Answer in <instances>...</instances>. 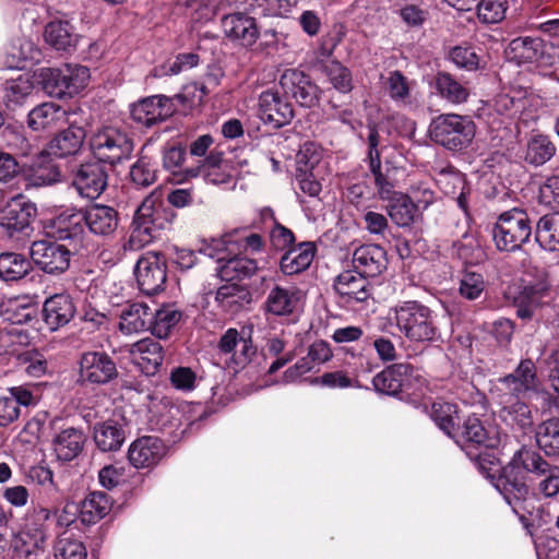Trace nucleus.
Instances as JSON below:
<instances>
[{"mask_svg":"<svg viewBox=\"0 0 559 559\" xmlns=\"http://www.w3.org/2000/svg\"><path fill=\"white\" fill-rule=\"evenodd\" d=\"M94 157L102 164L116 165L131 157L134 150L133 140L115 127H104L90 139Z\"/></svg>","mask_w":559,"mask_h":559,"instance_id":"0eeeda50","label":"nucleus"},{"mask_svg":"<svg viewBox=\"0 0 559 559\" xmlns=\"http://www.w3.org/2000/svg\"><path fill=\"white\" fill-rule=\"evenodd\" d=\"M507 11V0H481L476 4V12L466 15L472 22L475 16L485 24H493L503 20Z\"/></svg>","mask_w":559,"mask_h":559,"instance_id":"3c124183","label":"nucleus"},{"mask_svg":"<svg viewBox=\"0 0 559 559\" xmlns=\"http://www.w3.org/2000/svg\"><path fill=\"white\" fill-rule=\"evenodd\" d=\"M258 108L261 120L274 128L288 124L294 117L292 104L277 91L273 90H267L260 94Z\"/></svg>","mask_w":559,"mask_h":559,"instance_id":"2eb2a0df","label":"nucleus"},{"mask_svg":"<svg viewBox=\"0 0 559 559\" xmlns=\"http://www.w3.org/2000/svg\"><path fill=\"white\" fill-rule=\"evenodd\" d=\"M313 260V246L310 242L289 249L280 262L281 271L285 275H295L307 270Z\"/></svg>","mask_w":559,"mask_h":559,"instance_id":"4c0bfd02","label":"nucleus"},{"mask_svg":"<svg viewBox=\"0 0 559 559\" xmlns=\"http://www.w3.org/2000/svg\"><path fill=\"white\" fill-rule=\"evenodd\" d=\"M85 442L83 432L75 428L62 430L55 440L57 457L68 462L75 459L82 451Z\"/></svg>","mask_w":559,"mask_h":559,"instance_id":"ea45409f","label":"nucleus"},{"mask_svg":"<svg viewBox=\"0 0 559 559\" xmlns=\"http://www.w3.org/2000/svg\"><path fill=\"white\" fill-rule=\"evenodd\" d=\"M111 509V500L103 491L91 492L81 503L80 520L83 524H94Z\"/></svg>","mask_w":559,"mask_h":559,"instance_id":"58836bf2","label":"nucleus"},{"mask_svg":"<svg viewBox=\"0 0 559 559\" xmlns=\"http://www.w3.org/2000/svg\"><path fill=\"white\" fill-rule=\"evenodd\" d=\"M163 211L162 189L156 188L138 206L124 248L139 250L150 243L156 237V233L165 228Z\"/></svg>","mask_w":559,"mask_h":559,"instance_id":"7ed1b4c3","label":"nucleus"},{"mask_svg":"<svg viewBox=\"0 0 559 559\" xmlns=\"http://www.w3.org/2000/svg\"><path fill=\"white\" fill-rule=\"evenodd\" d=\"M45 40L56 50L70 51L75 48L79 35L68 21H52L45 28Z\"/></svg>","mask_w":559,"mask_h":559,"instance_id":"c9c22d12","label":"nucleus"},{"mask_svg":"<svg viewBox=\"0 0 559 559\" xmlns=\"http://www.w3.org/2000/svg\"><path fill=\"white\" fill-rule=\"evenodd\" d=\"M166 453V447L157 437L136 439L129 448L128 459L135 468H147L157 464Z\"/></svg>","mask_w":559,"mask_h":559,"instance_id":"412c9836","label":"nucleus"},{"mask_svg":"<svg viewBox=\"0 0 559 559\" xmlns=\"http://www.w3.org/2000/svg\"><path fill=\"white\" fill-rule=\"evenodd\" d=\"M85 138L86 133L82 127L71 124L50 140L48 154L55 157L75 155L81 151Z\"/></svg>","mask_w":559,"mask_h":559,"instance_id":"2f4dec72","label":"nucleus"},{"mask_svg":"<svg viewBox=\"0 0 559 559\" xmlns=\"http://www.w3.org/2000/svg\"><path fill=\"white\" fill-rule=\"evenodd\" d=\"M525 473L546 476L539 484V490L545 497H554L559 492V467L551 466L536 451L522 448L514 453L503 469L504 477L510 481L516 498H522L527 492Z\"/></svg>","mask_w":559,"mask_h":559,"instance_id":"f257e3e1","label":"nucleus"},{"mask_svg":"<svg viewBox=\"0 0 559 559\" xmlns=\"http://www.w3.org/2000/svg\"><path fill=\"white\" fill-rule=\"evenodd\" d=\"M333 289L340 302L350 308L367 302L372 296L370 282L355 270H346L338 274L334 280Z\"/></svg>","mask_w":559,"mask_h":559,"instance_id":"9d476101","label":"nucleus"},{"mask_svg":"<svg viewBox=\"0 0 559 559\" xmlns=\"http://www.w3.org/2000/svg\"><path fill=\"white\" fill-rule=\"evenodd\" d=\"M35 311L32 307L22 305L17 300L2 301L0 306V319L11 324H24L32 321Z\"/></svg>","mask_w":559,"mask_h":559,"instance_id":"bf43d9fd","label":"nucleus"},{"mask_svg":"<svg viewBox=\"0 0 559 559\" xmlns=\"http://www.w3.org/2000/svg\"><path fill=\"white\" fill-rule=\"evenodd\" d=\"M80 380L90 384H106L118 377V369L112 357L106 352H85L80 357Z\"/></svg>","mask_w":559,"mask_h":559,"instance_id":"1a4fd4ad","label":"nucleus"},{"mask_svg":"<svg viewBox=\"0 0 559 559\" xmlns=\"http://www.w3.org/2000/svg\"><path fill=\"white\" fill-rule=\"evenodd\" d=\"M280 84L304 107H313L319 102V87L302 71L287 69L281 75Z\"/></svg>","mask_w":559,"mask_h":559,"instance_id":"f3484780","label":"nucleus"},{"mask_svg":"<svg viewBox=\"0 0 559 559\" xmlns=\"http://www.w3.org/2000/svg\"><path fill=\"white\" fill-rule=\"evenodd\" d=\"M175 111L171 100L164 95L144 98L131 106L132 119L145 127L155 126L169 118Z\"/></svg>","mask_w":559,"mask_h":559,"instance_id":"a211bd4d","label":"nucleus"},{"mask_svg":"<svg viewBox=\"0 0 559 559\" xmlns=\"http://www.w3.org/2000/svg\"><path fill=\"white\" fill-rule=\"evenodd\" d=\"M5 145L15 151L16 154L28 156L33 153V144L25 136L24 132L15 127H5L2 131Z\"/></svg>","mask_w":559,"mask_h":559,"instance_id":"680f3d73","label":"nucleus"},{"mask_svg":"<svg viewBox=\"0 0 559 559\" xmlns=\"http://www.w3.org/2000/svg\"><path fill=\"white\" fill-rule=\"evenodd\" d=\"M386 252L378 245H365L353 254L354 270L366 277H373L386 269Z\"/></svg>","mask_w":559,"mask_h":559,"instance_id":"cd10ccee","label":"nucleus"},{"mask_svg":"<svg viewBox=\"0 0 559 559\" xmlns=\"http://www.w3.org/2000/svg\"><path fill=\"white\" fill-rule=\"evenodd\" d=\"M476 126L474 121L466 116L456 115V148L468 147L475 138Z\"/></svg>","mask_w":559,"mask_h":559,"instance_id":"338daca9","label":"nucleus"},{"mask_svg":"<svg viewBox=\"0 0 559 559\" xmlns=\"http://www.w3.org/2000/svg\"><path fill=\"white\" fill-rule=\"evenodd\" d=\"M488 450L489 449H478L474 451L463 448L466 456L472 462H474L479 473L486 478L490 479V481L500 492H502V490L513 491L510 481L504 477L503 474L506 466L501 468L497 457Z\"/></svg>","mask_w":559,"mask_h":559,"instance_id":"5701e85b","label":"nucleus"},{"mask_svg":"<svg viewBox=\"0 0 559 559\" xmlns=\"http://www.w3.org/2000/svg\"><path fill=\"white\" fill-rule=\"evenodd\" d=\"M55 226L59 239L81 240L86 227L85 210L60 214L55 221Z\"/></svg>","mask_w":559,"mask_h":559,"instance_id":"79ce46f5","label":"nucleus"},{"mask_svg":"<svg viewBox=\"0 0 559 559\" xmlns=\"http://www.w3.org/2000/svg\"><path fill=\"white\" fill-rule=\"evenodd\" d=\"M430 138L436 143L452 150L454 146V117L441 115L430 124Z\"/></svg>","mask_w":559,"mask_h":559,"instance_id":"4d7b16f0","label":"nucleus"},{"mask_svg":"<svg viewBox=\"0 0 559 559\" xmlns=\"http://www.w3.org/2000/svg\"><path fill=\"white\" fill-rule=\"evenodd\" d=\"M452 405L447 402H435L431 407V418L447 436L452 438L454 424L452 420Z\"/></svg>","mask_w":559,"mask_h":559,"instance_id":"e2e57ef3","label":"nucleus"},{"mask_svg":"<svg viewBox=\"0 0 559 559\" xmlns=\"http://www.w3.org/2000/svg\"><path fill=\"white\" fill-rule=\"evenodd\" d=\"M486 283L483 273L477 267H464L460 281V295L468 300H475L485 290Z\"/></svg>","mask_w":559,"mask_h":559,"instance_id":"6e6d98bb","label":"nucleus"},{"mask_svg":"<svg viewBox=\"0 0 559 559\" xmlns=\"http://www.w3.org/2000/svg\"><path fill=\"white\" fill-rule=\"evenodd\" d=\"M36 215V204L20 194L0 207V226L9 236H13L28 228Z\"/></svg>","mask_w":559,"mask_h":559,"instance_id":"4468645a","label":"nucleus"},{"mask_svg":"<svg viewBox=\"0 0 559 559\" xmlns=\"http://www.w3.org/2000/svg\"><path fill=\"white\" fill-rule=\"evenodd\" d=\"M299 295L300 292L297 288H286L274 285L270 289L263 304L265 313L276 317L293 314L299 306Z\"/></svg>","mask_w":559,"mask_h":559,"instance_id":"c756f323","label":"nucleus"},{"mask_svg":"<svg viewBox=\"0 0 559 559\" xmlns=\"http://www.w3.org/2000/svg\"><path fill=\"white\" fill-rule=\"evenodd\" d=\"M200 62L199 55L194 52L179 53L174 60L154 69V76L162 78L167 75H177L183 71L197 67Z\"/></svg>","mask_w":559,"mask_h":559,"instance_id":"13d9d810","label":"nucleus"},{"mask_svg":"<svg viewBox=\"0 0 559 559\" xmlns=\"http://www.w3.org/2000/svg\"><path fill=\"white\" fill-rule=\"evenodd\" d=\"M46 542L47 534L41 530L34 534L25 532L14 540L13 548L21 558L37 559L44 554Z\"/></svg>","mask_w":559,"mask_h":559,"instance_id":"49530a36","label":"nucleus"},{"mask_svg":"<svg viewBox=\"0 0 559 559\" xmlns=\"http://www.w3.org/2000/svg\"><path fill=\"white\" fill-rule=\"evenodd\" d=\"M107 185V169L98 160L82 164L73 179V186L78 192L91 200L98 198L105 191Z\"/></svg>","mask_w":559,"mask_h":559,"instance_id":"dca6fc26","label":"nucleus"},{"mask_svg":"<svg viewBox=\"0 0 559 559\" xmlns=\"http://www.w3.org/2000/svg\"><path fill=\"white\" fill-rule=\"evenodd\" d=\"M322 72L332 86L340 93L347 94L353 87V76L348 68L338 61H330L322 66Z\"/></svg>","mask_w":559,"mask_h":559,"instance_id":"5fc2aeb1","label":"nucleus"},{"mask_svg":"<svg viewBox=\"0 0 559 559\" xmlns=\"http://www.w3.org/2000/svg\"><path fill=\"white\" fill-rule=\"evenodd\" d=\"M1 99L8 109L14 110L21 107L34 90V83L29 75L20 74L1 84Z\"/></svg>","mask_w":559,"mask_h":559,"instance_id":"f704fd0d","label":"nucleus"},{"mask_svg":"<svg viewBox=\"0 0 559 559\" xmlns=\"http://www.w3.org/2000/svg\"><path fill=\"white\" fill-rule=\"evenodd\" d=\"M153 318V309L147 305L143 302L127 305L120 313L119 330L127 335L150 330Z\"/></svg>","mask_w":559,"mask_h":559,"instance_id":"473e14b6","label":"nucleus"},{"mask_svg":"<svg viewBox=\"0 0 559 559\" xmlns=\"http://www.w3.org/2000/svg\"><path fill=\"white\" fill-rule=\"evenodd\" d=\"M94 440L99 450L116 451L118 450L123 440V431L116 425L103 423L96 425L94 428Z\"/></svg>","mask_w":559,"mask_h":559,"instance_id":"603ef678","label":"nucleus"},{"mask_svg":"<svg viewBox=\"0 0 559 559\" xmlns=\"http://www.w3.org/2000/svg\"><path fill=\"white\" fill-rule=\"evenodd\" d=\"M120 222L118 211L109 205L93 204L85 209V225L90 233L108 238L112 236Z\"/></svg>","mask_w":559,"mask_h":559,"instance_id":"4be33fe9","label":"nucleus"},{"mask_svg":"<svg viewBox=\"0 0 559 559\" xmlns=\"http://www.w3.org/2000/svg\"><path fill=\"white\" fill-rule=\"evenodd\" d=\"M414 368L406 362L393 364L376 374L372 384L378 392L395 395L411 384Z\"/></svg>","mask_w":559,"mask_h":559,"instance_id":"b1692460","label":"nucleus"},{"mask_svg":"<svg viewBox=\"0 0 559 559\" xmlns=\"http://www.w3.org/2000/svg\"><path fill=\"white\" fill-rule=\"evenodd\" d=\"M456 206H459L463 214L467 230L462 235L459 243H456V258L462 260L465 267H477L486 259V253L481 248L477 231L472 228V216L468 212L466 192L464 188L456 198Z\"/></svg>","mask_w":559,"mask_h":559,"instance_id":"ddd939ff","label":"nucleus"},{"mask_svg":"<svg viewBox=\"0 0 559 559\" xmlns=\"http://www.w3.org/2000/svg\"><path fill=\"white\" fill-rule=\"evenodd\" d=\"M129 177L138 188H147L157 180L156 165L147 156H140L130 167Z\"/></svg>","mask_w":559,"mask_h":559,"instance_id":"864d4df0","label":"nucleus"},{"mask_svg":"<svg viewBox=\"0 0 559 559\" xmlns=\"http://www.w3.org/2000/svg\"><path fill=\"white\" fill-rule=\"evenodd\" d=\"M546 293L544 286H525L516 298V316L522 320L532 319L535 310L542 305Z\"/></svg>","mask_w":559,"mask_h":559,"instance_id":"8fccbe9b","label":"nucleus"},{"mask_svg":"<svg viewBox=\"0 0 559 559\" xmlns=\"http://www.w3.org/2000/svg\"><path fill=\"white\" fill-rule=\"evenodd\" d=\"M221 25L227 38L245 47L255 44L260 35L255 19L242 12L225 14Z\"/></svg>","mask_w":559,"mask_h":559,"instance_id":"6ab92c4d","label":"nucleus"},{"mask_svg":"<svg viewBox=\"0 0 559 559\" xmlns=\"http://www.w3.org/2000/svg\"><path fill=\"white\" fill-rule=\"evenodd\" d=\"M32 270L27 258L16 252L0 253V278L5 282L19 281Z\"/></svg>","mask_w":559,"mask_h":559,"instance_id":"c03bdc74","label":"nucleus"},{"mask_svg":"<svg viewBox=\"0 0 559 559\" xmlns=\"http://www.w3.org/2000/svg\"><path fill=\"white\" fill-rule=\"evenodd\" d=\"M388 214L400 227H407L414 222L417 206L411 197L400 193L389 201Z\"/></svg>","mask_w":559,"mask_h":559,"instance_id":"de8ad7c7","label":"nucleus"},{"mask_svg":"<svg viewBox=\"0 0 559 559\" xmlns=\"http://www.w3.org/2000/svg\"><path fill=\"white\" fill-rule=\"evenodd\" d=\"M464 444L461 448L474 451L478 449H496L501 443V435L496 428L486 429L478 418H468L463 429Z\"/></svg>","mask_w":559,"mask_h":559,"instance_id":"bb28decb","label":"nucleus"},{"mask_svg":"<svg viewBox=\"0 0 559 559\" xmlns=\"http://www.w3.org/2000/svg\"><path fill=\"white\" fill-rule=\"evenodd\" d=\"M29 478L40 485L47 486L50 495H59L62 492L61 484L53 478V473L46 466H34L29 469Z\"/></svg>","mask_w":559,"mask_h":559,"instance_id":"69168bd1","label":"nucleus"},{"mask_svg":"<svg viewBox=\"0 0 559 559\" xmlns=\"http://www.w3.org/2000/svg\"><path fill=\"white\" fill-rule=\"evenodd\" d=\"M535 439L538 448L546 455L559 454V419L551 418L540 423L535 430Z\"/></svg>","mask_w":559,"mask_h":559,"instance_id":"a18cd8bd","label":"nucleus"},{"mask_svg":"<svg viewBox=\"0 0 559 559\" xmlns=\"http://www.w3.org/2000/svg\"><path fill=\"white\" fill-rule=\"evenodd\" d=\"M557 148L546 134H532L525 144L524 160L532 166H543L556 154Z\"/></svg>","mask_w":559,"mask_h":559,"instance_id":"e433bc0d","label":"nucleus"},{"mask_svg":"<svg viewBox=\"0 0 559 559\" xmlns=\"http://www.w3.org/2000/svg\"><path fill=\"white\" fill-rule=\"evenodd\" d=\"M532 226L527 214L519 209L501 213L492 227V238L500 251H514L528 241Z\"/></svg>","mask_w":559,"mask_h":559,"instance_id":"6e6552de","label":"nucleus"},{"mask_svg":"<svg viewBox=\"0 0 559 559\" xmlns=\"http://www.w3.org/2000/svg\"><path fill=\"white\" fill-rule=\"evenodd\" d=\"M393 311L396 326L411 342H430L436 337L432 311L427 306L407 300L396 305Z\"/></svg>","mask_w":559,"mask_h":559,"instance_id":"20e7f679","label":"nucleus"},{"mask_svg":"<svg viewBox=\"0 0 559 559\" xmlns=\"http://www.w3.org/2000/svg\"><path fill=\"white\" fill-rule=\"evenodd\" d=\"M154 318L151 323L150 330L158 338H166L170 331L181 320V312L174 306H164L160 309L153 310Z\"/></svg>","mask_w":559,"mask_h":559,"instance_id":"09e8293b","label":"nucleus"},{"mask_svg":"<svg viewBox=\"0 0 559 559\" xmlns=\"http://www.w3.org/2000/svg\"><path fill=\"white\" fill-rule=\"evenodd\" d=\"M90 70L81 64H64L61 68H45L40 71L44 90L52 97H73L84 90L90 81Z\"/></svg>","mask_w":559,"mask_h":559,"instance_id":"423d86ee","label":"nucleus"},{"mask_svg":"<svg viewBox=\"0 0 559 559\" xmlns=\"http://www.w3.org/2000/svg\"><path fill=\"white\" fill-rule=\"evenodd\" d=\"M545 52V43L539 37L523 36L512 39L506 55L518 64L539 62Z\"/></svg>","mask_w":559,"mask_h":559,"instance_id":"7c9ffc66","label":"nucleus"},{"mask_svg":"<svg viewBox=\"0 0 559 559\" xmlns=\"http://www.w3.org/2000/svg\"><path fill=\"white\" fill-rule=\"evenodd\" d=\"M76 307L69 294H55L43 305V320L50 331L66 326L74 318Z\"/></svg>","mask_w":559,"mask_h":559,"instance_id":"aec40b11","label":"nucleus"},{"mask_svg":"<svg viewBox=\"0 0 559 559\" xmlns=\"http://www.w3.org/2000/svg\"><path fill=\"white\" fill-rule=\"evenodd\" d=\"M495 388L499 396L516 400L536 397L546 402L548 408L559 406L558 397L552 399L549 392L540 388L536 366L531 359L521 360L512 373L498 379Z\"/></svg>","mask_w":559,"mask_h":559,"instance_id":"f03ea898","label":"nucleus"},{"mask_svg":"<svg viewBox=\"0 0 559 559\" xmlns=\"http://www.w3.org/2000/svg\"><path fill=\"white\" fill-rule=\"evenodd\" d=\"M56 559H86L84 544L78 539L60 536L53 547Z\"/></svg>","mask_w":559,"mask_h":559,"instance_id":"052dcab7","label":"nucleus"},{"mask_svg":"<svg viewBox=\"0 0 559 559\" xmlns=\"http://www.w3.org/2000/svg\"><path fill=\"white\" fill-rule=\"evenodd\" d=\"M135 277L139 288L146 295L160 292L166 283V261L159 252H146L136 262Z\"/></svg>","mask_w":559,"mask_h":559,"instance_id":"f8f14e48","label":"nucleus"},{"mask_svg":"<svg viewBox=\"0 0 559 559\" xmlns=\"http://www.w3.org/2000/svg\"><path fill=\"white\" fill-rule=\"evenodd\" d=\"M538 201L548 206H559V176L550 177L540 185Z\"/></svg>","mask_w":559,"mask_h":559,"instance_id":"774afa93","label":"nucleus"},{"mask_svg":"<svg viewBox=\"0 0 559 559\" xmlns=\"http://www.w3.org/2000/svg\"><path fill=\"white\" fill-rule=\"evenodd\" d=\"M67 110L52 102L37 105L27 115V126L33 131H46L58 128L67 123Z\"/></svg>","mask_w":559,"mask_h":559,"instance_id":"c85d7f7f","label":"nucleus"},{"mask_svg":"<svg viewBox=\"0 0 559 559\" xmlns=\"http://www.w3.org/2000/svg\"><path fill=\"white\" fill-rule=\"evenodd\" d=\"M499 403L502 405L499 411L501 420L513 430L526 432L533 426L532 411L525 399H508L499 396Z\"/></svg>","mask_w":559,"mask_h":559,"instance_id":"a878e982","label":"nucleus"},{"mask_svg":"<svg viewBox=\"0 0 559 559\" xmlns=\"http://www.w3.org/2000/svg\"><path fill=\"white\" fill-rule=\"evenodd\" d=\"M535 239L548 251H559V212L542 216L536 226Z\"/></svg>","mask_w":559,"mask_h":559,"instance_id":"37998d69","label":"nucleus"},{"mask_svg":"<svg viewBox=\"0 0 559 559\" xmlns=\"http://www.w3.org/2000/svg\"><path fill=\"white\" fill-rule=\"evenodd\" d=\"M221 163L222 155L219 153L210 154L200 165L185 168L183 178L178 181L183 182L190 178L203 176L207 182L213 185L229 183L231 177L222 170Z\"/></svg>","mask_w":559,"mask_h":559,"instance_id":"72a5a7b5","label":"nucleus"},{"mask_svg":"<svg viewBox=\"0 0 559 559\" xmlns=\"http://www.w3.org/2000/svg\"><path fill=\"white\" fill-rule=\"evenodd\" d=\"M128 353L132 362L147 376L154 374L164 359L160 344L150 337L131 344L128 347Z\"/></svg>","mask_w":559,"mask_h":559,"instance_id":"393cba45","label":"nucleus"},{"mask_svg":"<svg viewBox=\"0 0 559 559\" xmlns=\"http://www.w3.org/2000/svg\"><path fill=\"white\" fill-rule=\"evenodd\" d=\"M215 299L223 310L234 314L243 309L251 297L246 288L230 283L217 289Z\"/></svg>","mask_w":559,"mask_h":559,"instance_id":"a19ab883","label":"nucleus"},{"mask_svg":"<svg viewBox=\"0 0 559 559\" xmlns=\"http://www.w3.org/2000/svg\"><path fill=\"white\" fill-rule=\"evenodd\" d=\"M231 243L230 235L219 239H212L210 243L200 249L204 255L215 259L221 266L217 269L219 276L231 282L251 276L258 270V263L253 259L237 254L231 255L228 245Z\"/></svg>","mask_w":559,"mask_h":559,"instance_id":"39448f33","label":"nucleus"},{"mask_svg":"<svg viewBox=\"0 0 559 559\" xmlns=\"http://www.w3.org/2000/svg\"><path fill=\"white\" fill-rule=\"evenodd\" d=\"M31 258L45 273L58 275L70 266V250L56 241L37 240L31 246Z\"/></svg>","mask_w":559,"mask_h":559,"instance_id":"9b49d317","label":"nucleus"},{"mask_svg":"<svg viewBox=\"0 0 559 559\" xmlns=\"http://www.w3.org/2000/svg\"><path fill=\"white\" fill-rule=\"evenodd\" d=\"M322 148L314 142H306L297 154L298 170H312L321 160Z\"/></svg>","mask_w":559,"mask_h":559,"instance_id":"0e129e2a","label":"nucleus"}]
</instances>
